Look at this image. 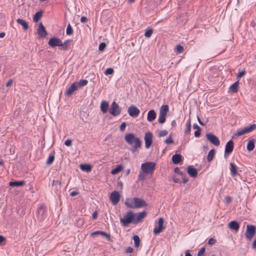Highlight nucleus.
<instances>
[{
	"mask_svg": "<svg viewBox=\"0 0 256 256\" xmlns=\"http://www.w3.org/2000/svg\"><path fill=\"white\" fill-rule=\"evenodd\" d=\"M124 204L130 208H138L147 206L144 200L137 197L126 198Z\"/></svg>",
	"mask_w": 256,
	"mask_h": 256,
	"instance_id": "obj_1",
	"label": "nucleus"
},
{
	"mask_svg": "<svg viewBox=\"0 0 256 256\" xmlns=\"http://www.w3.org/2000/svg\"><path fill=\"white\" fill-rule=\"evenodd\" d=\"M68 40L62 43V41L57 38H52L48 40V44L52 47H54L56 46H61L62 48L64 50H66L68 48Z\"/></svg>",
	"mask_w": 256,
	"mask_h": 256,
	"instance_id": "obj_2",
	"label": "nucleus"
},
{
	"mask_svg": "<svg viewBox=\"0 0 256 256\" xmlns=\"http://www.w3.org/2000/svg\"><path fill=\"white\" fill-rule=\"evenodd\" d=\"M155 166V162H146L142 164L141 169L145 174H152L154 170Z\"/></svg>",
	"mask_w": 256,
	"mask_h": 256,
	"instance_id": "obj_3",
	"label": "nucleus"
},
{
	"mask_svg": "<svg viewBox=\"0 0 256 256\" xmlns=\"http://www.w3.org/2000/svg\"><path fill=\"white\" fill-rule=\"evenodd\" d=\"M134 214L132 212H128L126 215L120 219V222L124 226H126L130 223H134Z\"/></svg>",
	"mask_w": 256,
	"mask_h": 256,
	"instance_id": "obj_4",
	"label": "nucleus"
},
{
	"mask_svg": "<svg viewBox=\"0 0 256 256\" xmlns=\"http://www.w3.org/2000/svg\"><path fill=\"white\" fill-rule=\"evenodd\" d=\"M256 232V228L253 225L248 224L246 228V237L248 240H252Z\"/></svg>",
	"mask_w": 256,
	"mask_h": 256,
	"instance_id": "obj_5",
	"label": "nucleus"
},
{
	"mask_svg": "<svg viewBox=\"0 0 256 256\" xmlns=\"http://www.w3.org/2000/svg\"><path fill=\"white\" fill-rule=\"evenodd\" d=\"M256 128V124H252L249 126L238 130L237 132L234 134V136H239L248 133Z\"/></svg>",
	"mask_w": 256,
	"mask_h": 256,
	"instance_id": "obj_6",
	"label": "nucleus"
},
{
	"mask_svg": "<svg viewBox=\"0 0 256 256\" xmlns=\"http://www.w3.org/2000/svg\"><path fill=\"white\" fill-rule=\"evenodd\" d=\"M120 112L121 109L118 105L115 102H113L111 104L110 113L113 116H117L120 114Z\"/></svg>",
	"mask_w": 256,
	"mask_h": 256,
	"instance_id": "obj_7",
	"label": "nucleus"
},
{
	"mask_svg": "<svg viewBox=\"0 0 256 256\" xmlns=\"http://www.w3.org/2000/svg\"><path fill=\"white\" fill-rule=\"evenodd\" d=\"M128 112L130 116L136 118L139 115L140 110L136 106L132 105L128 108Z\"/></svg>",
	"mask_w": 256,
	"mask_h": 256,
	"instance_id": "obj_8",
	"label": "nucleus"
},
{
	"mask_svg": "<svg viewBox=\"0 0 256 256\" xmlns=\"http://www.w3.org/2000/svg\"><path fill=\"white\" fill-rule=\"evenodd\" d=\"M208 140L213 144L218 146L220 144V140L218 138L212 133H209L206 134Z\"/></svg>",
	"mask_w": 256,
	"mask_h": 256,
	"instance_id": "obj_9",
	"label": "nucleus"
},
{
	"mask_svg": "<svg viewBox=\"0 0 256 256\" xmlns=\"http://www.w3.org/2000/svg\"><path fill=\"white\" fill-rule=\"evenodd\" d=\"M110 198L114 205L116 204L120 200V194L117 191H113L110 195Z\"/></svg>",
	"mask_w": 256,
	"mask_h": 256,
	"instance_id": "obj_10",
	"label": "nucleus"
},
{
	"mask_svg": "<svg viewBox=\"0 0 256 256\" xmlns=\"http://www.w3.org/2000/svg\"><path fill=\"white\" fill-rule=\"evenodd\" d=\"M163 224L164 220L162 218H160L158 220V226H156L154 230V235H157L162 231L164 229Z\"/></svg>",
	"mask_w": 256,
	"mask_h": 256,
	"instance_id": "obj_11",
	"label": "nucleus"
},
{
	"mask_svg": "<svg viewBox=\"0 0 256 256\" xmlns=\"http://www.w3.org/2000/svg\"><path fill=\"white\" fill-rule=\"evenodd\" d=\"M140 139L135 136L133 134H126L124 136L126 142L130 145H132L134 143H136V140Z\"/></svg>",
	"mask_w": 256,
	"mask_h": 256,
	"instance_id": "obj_12",
	"label": "nucleus"
},
{
	"mask_svg": "<svg viewBox=\"0 0 256 256\" xmlns=\"http://www.w3.org/2000/svg\"><path fill=\"white\" fill-rule=\"evenodd\" d=\"M144 142L145 146L146 148H148L152 142V134L150 132H147L145 134L144 136Z\"/></svg>",
	"mask_w": 256,
	"mask_h": 256,
	"instance_id": "obj_13",
	"label": "nucleus"
},
{
	"mask_svg": "<svg viewBox=\"0 0 256 256\" xmlns=\"http://www.w3.org/2000/svg\"><path fill=\"white\" fill-rule=\"evenodd\" d=\"M146 216V212H144L134 214V224L138 223L142 219H143Z\"/></svg>",
	"mask_w": 256,
	"mask_h": 256,
	"instance_id": "obj_14",
	"label": "nucleus"
},
{
	"mask_svg": "<svg viewBox=\"0 0 256 256\" xmlns=\"http://www.w3.org/2000/svg\"><path fill=\"white\" fill-rule=\"evenodd\" d=\"M38 34L40 38H44L47 34V32L42 23L38 25Z\"/></svg>",
	"mask_w": 256,
	"mask_h": 256,
	"instance_id": "obj_15",
	"label": "nucleus"
},
{
	"mask_svg": "<svg viewBox=\"0 0 256 256\" xmlns=\"http://www.w3.org/2000/svg\"><path fill=\"white\" fill-rule=\"evenodd\" d=\"M77 82H74L66 90L65 94L67 96H70L76 90L78 89Z\"/></svg>",
	"mask_w": 256,
	"mask_h": 256,
	"instance_id": "obj_16",
	"label": "nucleus"
},
{
	"mask_svg": "<svg viewBox=\"0 0 256 256\" xmlns=\"http://www.w3.org/2000/svg\"><path fill=\"white\" fill-rule=\"evenodd\" d=\"M233 148H234L233 142L232 140L228 141L226 145L225 150H224L225 154H228L231 153L233 150Z\"/></svg>",
	"mask_w": 256,
	"mask_h": 256,
	"instance_id": "obj_17",
	"label": "nucleus"
},
{
	"mask_svg": "<svg viewBox=\"0 0 256 256\" xmlns=\"http://www.w3.org/2000/svg\"><path fill=\"white\" fill-rule=\"evenodd\" d=\"M187 172L188 174L192 178H195L198 175L197 170L191 166H188V167Z\"/></svg>",
	"mask_w": 256,
	"mask_h": 256,
	"instance_id": "obj_18",
	"label": "nucleus"
},
{
	"mask_svg": "<svg viewBox=\"0 0 256 256\" xmlns=\"http://www.w3.org/2000/svg\"><path fill=\"white\" fill-rule=\"evenodd\" d=\"M238 81H236L230 85L228 88V92L232 94L236 92L238 90Z\"/></svg>",
	"mask_w": 256,
	"mask_h": 256,
	"instance_id": "obj_19",
	"label": "nucleus"
},
{
	"mask_svg": "<svg viewBox=\"0 0 256 256\" xmlns=\"http://www.w3.org/2000/svg\"><path fill=\"white\" fill-rule=\"evenodd\" d=\"M228 226L230 230H234L236 232H238L240 228V224L234 220L230 222Z\"/></svg>",
	"mask_w": 256,
	"mask_h": 256,
	"instance_id": "obj_20",
	"label": "nucleus"
},
{
	"mask_svg": "<svg viewBox=\"0 0 256 256\" xmlns=\"http://www.w3.org/2000/svg\"><path fill=\"white\" fill-rule=\"evenodd\" d=\"M108 106L109 104L106 101L102 100L101 102L100 108L102 113L106 114L108 112Z\"/></svg>",
	"mask_w": 256,
	"mask_h": 256,
	"instance_id": "obj_21",
	"label": "nucleus"
},
{
	"mask_svg": "<svg viewBox=\"0 0 256 256\" xmlns=\"http://www.w3.org/2000/svg\"><path fill=\"white\" fill-rule=\"evenodd\" d=\"M156 118V113L154 110H150L148 113L147 116V120L148 122L153 121Z\"/></svg>",
	"mask_w": 256,
	"mask_h": 256,
	"instance_id": "obj_22",
	"label": "nucleus"
},
{
	"mask_svg": "<svg viewBox=\"0 0 256 256\" xmlns=\"http://www.w3.org/2000/svg\"><path fill=\"white\" fill-rule=\"evenodd\" d=\"M136 143L134 144V145L132 146L131 148V151L134 153L137 152L138 148H140L142 146V142L140 139L136 140Z\"/></svg>",
	"mask_w": 256,
	"mask_h": 256,
	"instance_id": "obj_23",
	"label": "nucleus"
},
{
	"mask_svg": "<svg viewBox=\"0 0 256 256\" xmlns=\"http://www.w3.org/2000/svg\"><path fill=\"white\" fill-rule=\"evenodd\" d=\"M168 105H162L160 110V114L166 116L168 112Z\"/></svg>",
	"mask_w": 256,
	"mask_h": 256,
	"instance_id": "obj_24",
	"label": "nucleus"
},
{
	"mask_svg": "<svg viewBox=\"0 0 256 256\" xmlns=\"http://www.w3.org/2000/svg\"><path fill=\"white\" fill-rule=\"evenodd\" d=\"M230 166L231 175L232 177H235L236 174H237V166L236 164L232 162L230 164Z\"/></svg>",
	"mask_w": 256,
	"mask_h": 256,
	"instance_id": "obj_25",
	"label": "nucleus"
},
{
	"mask_svg": "<svg viewBox=\"0 0 256 256\" xmlns=\"http://www.w3.org/2000/svg\"><path fill=\"white\" fill-rule=\"evenodd\" d=\"M16 22L18 24H20L22 26L24 29L25 30H26L28 29V26L27 22L24 20L20 19V18H18L16 20Z\"/></svg>",
	"mask_w": 256,
	"mask_h": 256,
	"instance_id": "obj_26",
	"label": "nucleus"
},
{
	"mask_svg": "<svg viewBox=\"0 0 256 256\" xmlns=\"http://www.w3.org/2000/svg\"><path fill=\"white\" fill-rule=\"evenodd\" d=\"M182 160V156L179 154H176L172 157V160L174 164H178Z\"/></svg>",
	"mask_w": 256,
	"mask_h": 256,
	"instance_id": "obj_27",
	"label": "nucleus"
},
{
	"mask_svg": "<svg viewBox=\"0 0 256 256\" xmlns=\"http://www.w3.org/2000/svg\"><path fill=\"white\" fill-rule=\"evenodd\" d=\"M80 168L82 170L89 172L92 170V166L88 164H82L80 166Z\"/></svg>",
	"mask_w": 256,
	"mask_h": 256,
	"instance_id": "obj_28",
	"label": "nucleus"
},
{
	"mask_svg": "<svg viewBox=\"0 0 256 256\" xmlns=\"http://www.w3.org/2000/svg\"><path fill=\"white\" fill-rule=\"evenodd\" d=\"M25 182L24 180L21 181H14L10 182V186H20L24 185Z\"/></svg>",
	"mask_w": 256,
	"mask_h": 256,
	"instance_id": "obj_29",
	"label": "nucleus"
},
{
	"mask_svg": "<svg viewBox=\"0 0 256 256\" xmlns=\"http://www.w3.org/2000/svg\"><path fill=\"white\" fill-rule=\"evenodd\" d=\"M254 148V142L253 140H250L246 146L247 150L249 152L252 151Z\"/></svg>",
	"mask_w": 256,
	"mask_h": 256,
	"instance_id": "obj_30",
	"label": "nucleus"
},
{
	"mask_svg": "<svg viewBox=\"0 0 256 256\" xmlns=\"http://www.w3.org/2000/svg\"><path fill=\"white\" fill-rule=\"evenodd\" d=\"M123 168V166L122 164H118L116 167L112 170L111 172L112 174H116L120 172Z\"/></svg>",
	"mask_w": 256,
	"mask_h": 256,
	"instance_id": "obj_31",
	"label": "nucleus"
},
{
	"mask_svg": "<svg viewBox=\"0 0 256 256\" xmlns=\"http://www.w3.org/2000/svg\"><path fill=\"white\" fill-rule=\"evenodd\" d=\"M97 234H101L103 236L106 237L108 240L110 239V236L108 234H106V232H102V231H96V232H94L91 234V236H94Z\"/></svg>",
	"mask_w": 256,
	"mask_h": 256,
	"instance_id": "obj_32",
	"label": "nucleus"
},
{
	"mask_svg": "<svg viewBox=\"0 0 256 256\" xmlns=\"http://www.w3.org/2000/svg\"><path fill=\"white\" fill-rule=\"evenodd\" d=\"M133 240H134V246L136 248H138L140 245V239L138 236L135 235L133 236Z\"/></svg>",
	"mask_w": 256,
	"mask_h": 256,
	"instance_id": "obj_33",
	"label": "nucleus"
},
{
	"mask_svg": "<svg viewBox=\"0 0 256 256\" xmlns=\"http://www.w3.org/2000/svg\"><path fill=\"white\" fill-rule=\"evenodd\" d=\"M158 136L159 137L164 136L168 134V132L167 130H159L157 132Z\"/></svg>",
	"mask_w": 256,
	"mask_h": 256,
	"instance_id": "obj_34",
	"label": "nucleus"
},
{
	"mask_svg": "<svg viewBox=\"0 0 256 256\" xmlns=\"http://www.w3.org/2000/svg\"><path fill=\"white\" fill-rule=\"evenodd\" d=\"M214 150H211L208 154V157H207V160L208 162H210L211 161L214 156Z\"/></svg>",
	"mask_w": 256,
	"mask_h": 256,
	"instance_id": "obj_35",
	"label": "nucleus"
},
{
	"mask_svg": "<svg viewBox=\"0 0 256 256\" xmlns=\"http://www.w3.org/2000/svg\"><path fill=\"white\" fill-rule=\"evenodd\" d=\"M42 16V12H37L34 16L33 18V20L34 22H37L40 18H41Z\"/></svg>",
	"mask_w": 256,
	"mask_h": 256,
	"instance_id": "obj_36",
	"label": "nucleus"
},
{
	"mask_svg": "<svg viewBox=\"0 0 256 256\" xmlns=\"http://www.w3.org/2000/svg\"><path fill=\"white\" fill-rule=\"evenodd\" d=\"M88 82L86 80H82L79 81L78 82H77V84L78 85V88L79 87H82L84 86L87 84Z\"/></svg>",
	"mask_w": 256,
	"mask_h": 256,
	"instance_id": "obj_37",
	"label": "nucleus"
},
{
	"mask_svg": "<svg viewBox=\"0 0 256 256\" xmlns=\"http://www.w3.org/2000/svg\"><path fill=\"white\" fill-rule=\"evenodd\" d=\"M73 32V30L70 24H68L66 28V33L68 35H71Z\"/></svg>",
	"mask_w": 256,
	"mask_h": 256,
	"instance_id": "obj_38",
	"label": "nucleus"
},
{
	"mask_svg": "<svg viewBox=\"0 0 256 256\" xmlns=\"http://www.w3.org/2000/svg\"><path fill=\"white\" fill-rule=\"evenodd\" d=\"M158 121L160 124H163L166 121V116L161 115L159 114Z\"/></svg>",
	"mask_w": 256,
	"mask_h": 256,
	"instance_id": "obj_39",
	"label": "nucleus"
},
{
	"mask_svg": "<svg viewBox=\"0 0 256 256\" xmlns=\"http://www.w3.org/2000/svg\"><path fill=\"white\" fill-rule=\"evenodd\" d=\"M190 128H191L190 122V121H188L186 124V132H185L186 133H187V134L190 133Z\"/></svg>",
	"mask_w": 256,
	"mask_h": 256,
	"instance_id": "obj_40",
	"label": "nucleus"
},
{
	"mask_svg": "<svg viewBox=\"0 0 256 256\" xmlns=\"http://www.w3.org/2000/svg\"><path fill=\"white\" fill-rule=\"evenodd\" d=\"M54 156H50L48 158L46 163L48 164H51L54 160Z\"/></svg>",
	"mask_w": 256,
	"mask_h": 256,
	"instance_id": "obj_41",
	"label": "nucleus"
},
{
	"mask_svg": "<svg viewBox=\"0 0 256 256\" xmlns=\"http://www.w3.org/2000/svg\"><path fill=\"white\" fill-rule=\"evenodd\" d=\"M114 72V70L112 68H108L104 72L106 75L112 74Z\"/></svg>",
	"mask_w": 256,
	"mask_h": 256,
	"instance_id": "obj_42",
	"label": "nucleus"
},
{
	"mask_svg": "<svg viewBox=\"0 0 256 256\" xmlns=\"http://www.w3.org/2000/svg\"><path fill=\"white\" fill-rule=\"evenodd\" d=\"M166 144H172L174 143V140L171 136H169L164 141Z\"/></svg>",
	"mask_w": 256,
	"mask_h": 256,
	"instance_id": "obj_43",
	"label": "nucleus"
},
{
	"mask_svg": "<svg viewBox=\"0 0 256 256\" xmlns=\"http://www.w3.org/2000/svg\"><path fill=\"white\" fill-rule=\"evenodd\" d=\"M152 30H146L144 33V36L146 38H150L152 36Z\"/></svg>",
	"mask_w": 256,
	"mask_h": 256,
	"instance_id": "obj_44",
	"label": "nucleus"
},
{
	"mask_svg": "<svg viewBox=\"0 0 256 256\" xmlns=\"http://www.w3.org/2000/svg\"><path fill=\"white\" fill-rule=\"evenodd\" d=\"M205 248H200V250L198 251V256H204V254L205 252Z\"/></svg>",
	"mask_w": 256,
	"mask_h": 256,
	"instance_id": "obj_45",
	"label": "nucleus"
},
{
	"mask_svg": "<svg viewBox=\"0 0 256 256\" xmlns=\"http://www.w3.org/2000/svg\"><path fill=\"white\" fill-rule=\"evenodd\" d=\"M184 50V48L182 46H178L176 47V52L178 53H181Z\"/></svg>",
	"mask_w": 256,
	"mask_h": 256,
	"instance_id": "obj_46",
	"label": "nucleus"
},
{
	"mask_svg": "<svg viewBox=\"0 0 256 256\" xmlns=\"http://www.w3.org/2000/svg\"><path fill=\"white\" fill-rule=\"evenodd\" d=\"M106 46V45L105 43L102 42V43L100 44L99 45V46H98L99 50H100V51L103 50L105 48Z\"/></svg>",
	"mask_w": 256,
	"mask_h": 256,
	"instance_id": "obj_47",
	"label": "nucleus"
},
{
	"mask_svg": "<svg viewBox=\"0 0 256 256\" xmlns=\"http://www.w3.org/2000/svg\"><path fill=\"white\" fill-rule=\"evenodd\" d=\"M216 242V240L214 238H210L208 241V244L210 245H213Z\"/></svg>",
	"mask_w": 256,
	"mask_h": 256,
	"instance_id": "obj_48",
	"label": "nucleus"
},
{
	"mask_svg": "<svg viewBox=\"0 0 256 256\" xmlns=\"http://www.w3.org/2000/svg\"><path fill=\"white\" fill-rule=\"evenodd\" d=\"M245 74V71L244 70H242L240 72L236 75L237 78H240L244 76Z\"/></svg>",
	"mask_w": 256,
	"mask_h": 256,
	"instance_id": "obj_49",
	"label": "nucleus"
},
{
	"mask_svg": "<svg viewBox=\"0 0 256 256\" xmlns=\"http://www.w3.org/2000/svg\"><path fill=\"white\" fill-rule=\"evenodd\" d=\"M224 200H225V202L228 204H229L232 202V198L230 196H226Z\"/></svg>",
	"mask_w": 256,
	"mask_h": 256,
	"instance_id": "obj_50",
	"label": "nucleus"
},
{
	"mask_svg": "<svg viewBox=\"0 0 256 256\" xmlns=\"http://www.w3.org/2000/svg\"><path fill=\"white\" fill-rule=\"evenodd\" d=\"M126 127V124L125 122L122 123L120 126V130L121 131H124Z\"/></svg>",
	"mask_w": 256,
	"mask_h": 256,
	"instance_id": "obj_51",
	"label": "nucleus"
},
{
	"mask_svg": "<svg viewBox=\"0 0 256 256\" xmlns=\"http://www.w3.org/2000/svg\"><path fill=\"white\" fill-rule=\"evenodd\" d=\"M64 144L67 146H70L72 145V140L68 139L64 142Z\"/></svg>",
	"mask_w": 256,
	"mask_h": 256,
	"instance_id": "obj_52",
	"label": "nucleus"
},
{
	"mask_svg": "<svg viewBox=\"0 0 256 256\" xmlns=\"http://www.w3.org/2000/svg\"><path fill=\"white\" fill-rule=\"evenodd\" d=\"M132 251H133V248L130 246H128V248H126V253H131L132 252Z\"/></svg>",
	"mask_w": 256,
	"mask_h": 256,
	"instance_id": "obj_53",
	"label": "nucleus"
},
{
	"mask_svg": "<svg viewBox=\"0 0 256 256\" xmlns=\"http://www.w3.org/2000/svg\"><path fill=\"white\" fill-rule=\"evenodd\" d=\"M61 182L58 180H54L52 182V186H60Z\"/></svg>",
	"mask_w": 256,
	"mask_h": 256,
	"instance_id": "obj_54",
	"label": "nucleus"
},
{
	"mask_svg": "<svg viewBox=\"0 0 256 256\" xmlns=\"http://www.w3.org/2000/svg\"><path fill=\"white\" fill-rule=\"evenodd\" d=\"M200 130H198L194 132V136L196 137H198L200 136Z\"/></svg>",
	"mask_w": 256,
	"mask_h": 256,
	"instance_id": "obj_55",
	"label": "nucleus"
},
{
	"mask_svg": "<svg viewBox=\"0 0 256 256\" xmlns=\"http://www.w3.org/2000/svg\"><path fill=\"white\" fill-rule=\"evenodd\" d=\"M12 84V80H10L6 84V86H10Z\"/></svg>",
	"mask_w": 256,
	"mask_h": 256,
	"instance_id": "obj_56",
	"label": "nucleus"
},
{
	"mask_svg": "<svg viewBox=\"0 0 256 256\" xmlns=\"http://www.w3.org/2000/svg\"><path fill=\"white\" fill-rule=\"evenodd\" d=\"M87 20V18L86 16H82L80 18V22L82 23L86 22Z\"/></svg>",
	"mask_w": 256,
	"mask_h": 256,
	"instance_id": "obj_57",
	"label": "nucleus"
},
{
	"mask_svg": "<svg viewBox=\"0 0 256 256\" xmlns=\"http://www.w3.org/2000/svg\"><path fill=\"white\" fill-rule=\"evenodd\" d=\"M98 214V212H94L92 214V218L94 219H96L97 218Z\"/></svg>",
	"mask_w": 256,
	"mask_h": 256,
	"instance_id": "obj_58",
	"label": "nucleus"
},
{
	"mask_svg": "<svg viewBox=\"0 0 256 256\" xmlns=\"http://www.w3.org/2000/svg\"><path fill=\"white\" fill-rule=\"evenodd\" d=\"M144 178V176L143 174H140L139 175H138V179L140 180H143Z\"/></svg>",
	"mask_w": 256,
	"mask_h": 256,
	"instance_id": "obj_59",
	"label": "nucleus"
},
{
	"mask_svg": "<svg viewBox=\"0 0 256 256\" xmlns=\"http://www.w3.org/2000/svg\"><path fill=\"white\" fill-rule=\"evenodd\" d=\"M78 192L76 191H72L70 192V196H74L78 194Z\"/></svg>",
	"mask_w": 256,
	"mask_h": 256,
	"instance_id": "obj_60",
	"label": "nucleus"
},
{
	"mask_svg": "<svg viewBox=\"0 0 256 256\" xmlns=\"http://www.w3.org/2000/svg\"><path fill=\"white\" fill-rule=\"evenodd\" d=\"M192 256L190 254L189 250H187L186 251L185 256Z\"/></svg>",
	"mask_w": 256,
	"mask_h": 256,
	"instance_id": "obj_61",
	"label": "nucleus"
},
{
	"mask_svg": "<svg viewBox=\"0 0 256 256\" xmlns=\"http://www.w3.org/2000/svg\"><path fill=\"white\" fill-rule=\"evenodd\" d=\"M193 128L194 129H198V130L200 129V128L196 124H194Z\"/></svg>",
	"mask_w": 256,
	"mask_h": 256,
	"instance_id": "obj_62",
	"label": "nucleus"
},
{
	"mask_svg": "<svg viewBox=\"0 0 256 256\" xmlns=\"http://www.w3.org/2000/svg\"><path fill=\"white\" fill-rule=\"evenodd\" d=\"M252 246L253 248H256V240L253 242Z\"/></svg>",
	"mask_w": 256,
	"mask_h": 256,
	"instance_id": "obj_63",
	"label": "nucleus"
},
{
	"mask_svg": "<svg viewBox=\"0 0 256 256\" xmlns=\"http://www.w3.org/2000/svg\"><path fill=\"white\" fill-rule=\"evenodd\" d=\"M4 236H0V243L4 241Z\"/></svg>",
	"mask_w": 256,
	"mask_h": 256,
	"instance_id": "obj_64",
	"label": "nucleus"
}]
</instances>
